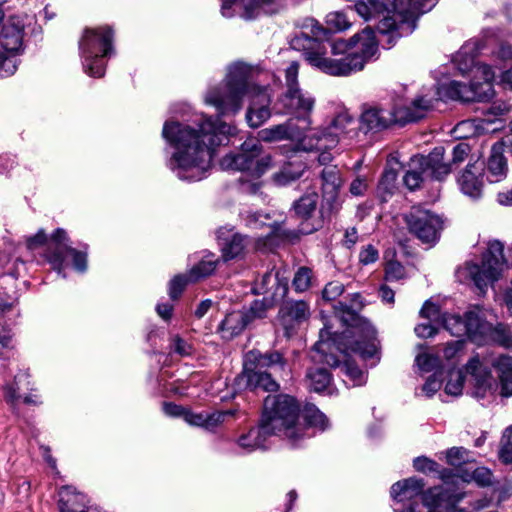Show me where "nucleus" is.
Masks as SVG:
<instances>
[{
    "label": "nucleus",
    "mask_w": 512,
    "mask_h": 512,
    "mask_svg": "<svg viewBox=\"0 0 512 512\" xmlns=\"http://www.w3.org/2000/svg\"><path fill=\"white\" fill-rule=\"evenodd\" d=\"M355 11L366 21L377 20L376 39L374 30L368 26L349 40L329 41V32L320 23L310 20V33L302 32L294 37L291 46L303 53L304 59L314 68L331 76H348L361 71L365 64L378 53V45L391 48L398 38L408 35L407 25L403 28L402 17L388 8L385 0H361L346 10Z\"/></svg>",
    "instance_id": "f257e3e1"
},
{
    "label": "nucleus",
    "mask_w": 512,
    "mask_h": 512,
    "mask_svg": "<svg viewBox=\"0 0 512 512\" xmlns=\"http://www.w3.org/2000/svg\"><path fill=\"white\" fill-rule=\"evenodd\" d=\"M236 133L234 125L203 113H195L184 122L168 120L162 129V137L173 148L167 166L180 180H202L216 147L226 145Z\"/></svg>",
    "instance_id": "f03ea898"
},
{
    "label": "nucleus",
    "mask_w": 512,
    "mask_h": 512,
    "mask_svg": "<svg viewBox=\"0 0 512 512\" xmlns=\"http://www.w3.org/2000/svg\"><path fill=\"white\" fill-rule=\"evenodd\" d=\"M358 299L359 295L354 294L349 305L342 301L334 305L335 316L346 325V329L340 335H332L325 326L313 347L311 358L314 361L338 366L340 360L335 351L345 356L357 354L363 360H372V365L378 361L376 331L369 321L357 314L361 306Z\"/></svg>",
    "instance_id": "7ed1b4c3"
},
{
    "label": "nucleus",
    "mask_w": 512,
    "mask_h": 512,
    "mask_svg": "<svg viewBox=\"0 0 512 512\" xmlns=\"http://www.w3.org/2000/svg\"><path fill=\"white\" fill-rule=\"evenodd\" d=\"M251 66L237 62L228 67L224 80L205 94V103L216 108L220 115H236L243 106L244 98L250 101L246 120L251 127H259L271 113V97L267 87L255 83Z\"/></svg>",
    "instance_id": "20e7f679"
},
{
    "label": "nucleus",
    "mask_w": 512,
    "mask_h": 512,
    "mask_svg": "<svg viewBox=\"0 0 512 512\" xmlns=\"http://www.w3.org/2000/svg\"><path fill=\"white\" fill-rule=\"evenodd\" d=\"M261 420L275 434L283 436L292 446L314 435V430L328 427L326 416L313 404L302 410L297 400L287 394L269 395L264 400Z\"/></svg>",
    "instance_id": "39448f33"
},
{
    "label": "nucleus",
    "mask_w": 512,
    "mask_h": 512,
    "mask_svg": "<svg viewBox=\"0 0 512 512\" xmlns=\"http://www.w3.org/2000/svg\"><path fill=\"white\" fill-rule=\"evenodd\" d=\"M483 48L477 42L465 44L455 57L459 71L465 74L473 71L474 79L470 85L458 81H450L441 84L436 91H429L428 97L434 98V104L438 100L452 99L463 102L488 101L494 96L492 81L495 71L488 64L475 63V55Z\"/></svg>",
    "instance_id": "423d86ee"
},
{
    "label": "nucleus",
    "mask_w": 512,
    "mask_h": 512,
    "mask_svg": "<svg viewBox=\"0 0 512 512\" xmlns=\"http://www.w3.org/2000/svg\"><path fill=\"white\" fill-rule=\"evenodd\" d=\"M434 109V98L420 94L409 105L386 108L369 106L364 108L359 119V129L364 133L379 132L393 124L404 125L423 119Z\"/></svg>",
    "instance_id": "0eeeda50"
},
{
    "label": "nucleus",
    "mask_w": 512,
    "mask_h": 512,
    "mask_svg": "<svg viewBox=\"0 0 512 512\" xmlns=\"http://www.w3.org/2000/svg\"><path fill=\"white\" fill-rule=\"evenodd\" d=\"M220 165L224 170L243 172L239 179L242 192L256 194L262 185L260 178L272 167V157L263 152L258 140L248 139L241 145L239 153L224 156Z\"/></svg>",
    "instance_id": "6e6552de"
},
{
    "label": "nucleus",
    "mask_w": 512,
    "mask_h": 512,
    "mask_svg": "<svg viewBox=\"0 0 512 512\" xmlns=\"http://www.w3.org/2000/svg\"><path fill=\"white\" fill-rule=\"evenodd\" d=\"M443 327L451 335L467 336L472 342L482 345L489 342L504 344L506 336L501 325L494 326L486 320L484 312L475 307L464 314V317L454 314L442 316Z\"/></svg>",
    "instance_id": "1a4fd4ad"
},
{
    "label": "nucleus",
    "mask_w": 512,
    "mask_h": 512,
    "mask_svg": "<svg viewBox=\"0 0 512 512\" xmlns=\"http://www.w3.org/2000/svg\"><path fill=\"white\" fill-rule=\"evenodd\" d=\"M425 483L423 479L411 477L394 483L391 487V497L394 501L404 502L411 501L409 506L401 511L395 510V512H416L418 503L414 500L417 497H421L423 505L429 510L428 512L435 511L439 512L438 509L443 505L444 502H448V510L455 507V504L464 498V494H450L442 487H433L427 491H423Z\"/></svg>",
    "instance_id": "9d476101"
},
{
    "label": "nucleus",
    "mask_w": 512,
    "mask_h": 512,
    "mask_svg": "<svg viewBox=\"0 0 512 512\" xmlns=\"http://www.w3.org/2000/svg\"><path fill=\"white\" fill-rule=\"evenodd\" d=\"M83 69L91 77L105 73L104 58L113 53V31L109 26L86 28L79 40Z\"/></svg>",
    "instance_id": "9b49d317"
},
{
    "label": "nucleus",
    "mask_w": 512,
    "mask_h": 512,
    "mask_svg": "<svg viewBox=\"0 0 512 512\" xmlns=\"http://www.w3.org/2000/svg\"><path fill=\"white\" fill-rule=\"evenodd\" d=\"M512 265V244L504 255V245L498 240L490 241L483 255L481 264L467 263L464 271L481 291L491 282L496 281L505 264Z\"/></svg>",
    "instance_id": "f8f14e48"
},
{
    "label": "nucleus",
    "mask_w": 512,
    "mask_h": 512,
    "mask_svg": "<svg viewBox=\"0 0 512 512\" xmlns=\"http://www.w3.org/2000/svg\"><path fill=\"white\" fill-rule=\"evenodd\" d=\"M25 18L15 15L3 24L0 33V77L13 75L18 67L16 56L23 50Z\"/></svg>",
    "instance_id": "ddd939ff"
},
{
    "label": "nucleus",
    "mask_w": 512,
    "mask_h": 512,
    "mask_svg": "<svg viewBox=\"0 0 512 512\" xmlns=\"http://www.w3.org/2000/svg\"><path fill=\"white\" fill-rule=\"evenodd\" d=\"M444 154L443 147H435L427 156L412 158L410 169L403 177L407 188L414 190L424 179L441 181L450 174V165L444 161Z\"/></svg>",
    "instance_id": "4468645a"
},
{
    "label": "nucleus",
    "mask_w": 512,
    "mask_h": 512,
    "mask_svg": "<svg viewBox=\"0 0 512 512\" xmlns=\"http://www.w3.org/2000/svg\"><path fill=\"white\" fill-rule=\"evenodd\" d=\"M405 221L410 233L427 244L437 242L443 228L440 216L420 206H413L405 215Z\"/></svg>",
    "instance_id": "2eb2a0df"
},
{
    "label": "nucleus",
    "mask_w": 512,
    "mask_h": 512,
    "mask_svg": "<svg viewBox=\"0 0 512 512\" xmlns=\"http://www.w3.org/2000/svg\"><path fill=\"white\" fill-rule=\"evenodd\" d=\"M55 247L47 252V259L60 274L66 266V259H72L73 268L83 273L87 270V253L67 245L68 237L63 229H57L52 235Z\"/></svg>",
    "instance_id": "dca6fc26"
},
{
    "label": "nucleus",
    "mask_w": 512,
    "mask_h": 512,
    "mask_svg": "<svg viewBox=\"0 0 512 512\" xmlns=\"http://www.w3.org/2000/svg\"><path fill=\"white\" fill-rule=\"evenodd\" d=\"M281 103L288 112L295 113L296 119L306 131L310 130L312 121L310 114L314 108L315 99L300 88L287 90L281 98Z\"/></svg>",
    "instance_id": "f3484780"
},
{
    "label": "nucleus",
    "mask_w": 512,
    "mask_h": 512,
    "mask_svg": "<svg viewBox=\"0 0 512 512\" xmlns=\"http://www.w3.org/2000/svg\"><path fill=\"white\" fill-rule=\"evenodd\" d=\"M465 369L472 377L473 389L471 394L474 398L484 399L494 394L497 385L488 371L487 364L478 355L473 356L468 361Z\"/></svg>",
    "instance_id": "a211bd4d"
},
{
    "label": "nucleus",
    "mask_w": 512,
    "mask_h": 512,
    "mask_svg": "<svg viewBox=\"0 0 512 512\" xmlns=\"http://www.w3.org/2000/svg\"><path fill=\"white\" fill-rule=\"evenodd\" d=\"M236 10H242L241 17L250 20L261 13L272 14L276 11L274 0H223L221 13L230 18Z\"/></svg>",
    "instance_id": "6ab92c4d"
},
{
    "label": "nucleus",
    "mask_w": 512,
    "mask_h": 512,
    "mask_svg": "<svg viewBox=\"0 0 512 512\" xmlns=\"http://www.w3.org/2000/svg\"><path fill=\"white\" fill-rule=\"evenodd\" d=\"M235 384L239 389L248 388L253 391L274 392L279 389V384L270 373L247 363H244L242 373L235 378Z\"/></svg>",
    "instance_id": "aec40b11"
},
{
    "label": "nucleus",
    "mask_w": 512,
    "mask_h": 512,
    "mask_svg": "<svg viewBox=\"0 0 512 512\" xmlns=\"http://www.w3.org/2000/svg\"><path fill=\"white\" fill-rule=\"evenodd\" d=\"M354 125L352 117L341 112L335 116L330 125L325 129L321 136H317V149H328L334 147L341 139L347 137L353 130Z\"/></svg>",
    "instance_id": "412c9836"
},
{
    "label": "nucleus",
    "mask_w": 512,
    "mask_h": 512,
    "mask_svg": "<svg viewBox=\"0 0 512 512\" xmlns=\"http://www.w3.org/2000/svg\"><path fill=\"white\" fill-rule=\"evenodd\" d=\"M255 294H263L266 300L274 303L284 299L288 292V280L281 275L280 271H268L259 281H256L253 288Z\"/></svg>",
    "instance_id": "4be33fe9"
},
{
    "label": "nucleus",
    "mask_w": 512,
    "mask_h": 512,
    "mask_svg": "<svg viewBox=\"0 0 512 512\" xmlns=\"http://www.w3.org/2000/svg\"><path fill=\"white\" fill-rule=\"evenodd\" d=\"M306 130L290 118L285 123L274 125L258 132V141L277 142L282 140H302Z\"/></svg>",
    "instance_id": "5701e85b"
},
{
    "label": "nucleus",
    "mask_w": 512,
    "mask_h": 512,
    "mask_svg": "<svg viewBox=\"0 0 512 512\" xmlns=\"http://www.w3.org/2000/svg\"><path fill=\"white\" fill-rule=\"evenodd\" d=\"M435 3L436 0H394V10L402 17V24L399 27L407 25V32H412L417 16L429 11Z\"/></svg>",
    "instance_id": "b1692460"
},
{
    "label": "nucleus",
    "mask_w": 512,
    "mask_h": 512,
    "mask_svg": "<svg viewBox=\"0 0 512 512\" xmlns=\"http://www.w3.org/2000/svg\"><path fill=\"white\" fill-rule=\"evenodd\" d=\"M483 175L484 163L482 161L469 163L458 178L461 191L472 199L480 198L483 189Z\"/></svg>",
    "instance_id": "393cba45"
},
{
    "label": "nucleus",
    "mask_w": 512,
    "mask_h": 512,
    "mask_svg": "<svg viewBox=\"0 0 512 512\" xmlns=\"http://www.w3.org/2000/svg\"><path fill=\"white\" fill-rule=\"evenodd\" d=\"M282 325L285 335L290 337L299 324L306 321L310 316L309 305L305 301H287L281 310Z\"/></svg>",
    "instance_id": "a878e982"
},
{
    "label": "nucleus",
    "mask_w": 512,
    "mask_h": 512,
    "mask_svg": "<svg viewBox=\"0 0 512 512\" xmlns=\"http://www.w3.org/2000/svg\"><path fill=\"white\" fill-rule=\"evenodd\" d=\"M272 435L275 434L260 420L257 427L251 428L247 433L242 434L237 439V444L245 452L250 453L256 449L266 448V441Z\"/></svg>",
    "instance_id": "bb28decb"
},
{
    "label": "nucleus",
    "mask_w": 512,
    "mask_h": 512,
    "mask_svg": "<svg viewBox=\"0 0 512 512\" xmlns=\"http://www.w3.org/2000/svg\"><path fill=\"white\" fill-rule=\"evenodd\" d=\"M305 170L306 164L299 157H294L271 176V181L276 186H286L298 180Z\"/></svg>",
    "instance_id": "cd10ccee"
},
{
    "label": "nucleus",
    "mask_w": 512,
    "mask_h": 512,
    "mask_svg": "<svg viewBox=\"0 0 512 512\" xmlns=\"http://www.w3.org/2000/svg\"><path fill=\"white\" fill-rule=\"evenodd\" d=\"M252 366H257L260 369L267 368H275L279 370H284L287 361L284 358V355L279 351H270L266 353H261L259 351H250L246 354L245 362Z\"/></svg>",
    "instance_id": "c85d7f7f"
},
{
    "label": "nucleus",
    "mask_w": 512,
    "mask_h": 512,
    "mask_svg": "<svg viewBox=\"0 0 512 512\" xmlns=\"http://www.w3.org/2000/svg\"><path fill=\"white\" fill-rule=\"evenodd\" d=\"M229 233L230 231L224 229H220L217 232V239L225 260L239 257L246 246L245 238L242 235L236 233L228 235Z\"/></svg>",
    "instance_id": "c756f323"
},
{
    "label": "nucleus",
    "mask_w": 512,
    "mask_h": 512,
    "mask_svg": "<svg viewBox=\"0 0 512 512\" xmlns=\"http://www.w3.org/2000/svg\"><path fill=\"white\" fill-rule=\"evenodd\" d=\"M500 382L501 395H512V357L501 355L492 361Z\"/></svg>",
    "instance_id": "7c9ffc66"
},
{
    "label": "nucleus",
    "mask_w": 512,
    "mask_h": 512,
    "mask_svg": "<svg viewBox=\"0 0 512 512\" xmlns=\"http://www.w3.org/2000/svg\"><path fill=\"white\" fill-rule=\"evenodd\" d=\"M323 196L327 201H335L342 185L337 166H326L321 172Z\"/></svg>",
    "instance_id": "2f4dec72"
},
{
    "label": "nucleus",
    "mask_w": 512,
    "mask_h": 512,
    "mask_svg": "<svg viewBox=\"0 0 512 512\" xmlns=\"http://www.w3.org/2000/svg\"><path fill=\"white\" fill-rule=\"evenodd\" d=\"M507 173V161L499 148H492L491 155L488 159V180L490 182L501 181Z\"/></svg>",
    "instance_id": "473e14b6"
},
{
    "label": "nucleus",
    "mask_w": 512,
    "mask_h": 512,
    "mask_svg": "<svg viewBox=\"0 0 512 512\" xmlns=\"http://www.w3.org/2000/svg\"><path fill=\"white\" fill-rule=\"evenodd\" d=\"M251 317L242 311H233L228 313L220 324L223 332H227L230 336L239 334L249 323Z\"/></svg>",
    "instance_id": "72a5a7b5"
},
{
    "label": "nucleus",
    "mask_w": 512,
    "mask_h": 512,
    "mask_svg": "<svg viewBox=\"0 0 512 512\" xmlns=\"http://www.w3.org/2000/svg\"><path fill=\"white\" fill-rule=\"evenodd\" d=\"M331 376L325 368H310L306 374V383L311 391L321 393L328 388Z\"/></svg>",
    "instance_id": "f704fd0d"
},
{
    "label": "nucleus",
    "mask_w": 512,
    "mask_h": 512,
    "mask_svg": "<svg viewBox=\"0 0 512 512\" xmlns=\"http://www.w3.org/2000/svg\"><path fill=\"white\" fill-rule=\"evenodd\" d=\"M217 263L218 258H216L214 254L209 253L205 255L202 260L194 265L189 271L190 280L197 282L200 279L211 275L215 271Z\"/></svg>",
    "instance_id": "c9c22d12"
},
{
    "label": "nucleus",
    "mask_w": 512,
    "mask_h": 512,
    "mask_svg": "<svg viewBox=\"0 0 512 512\" xmlns=\"http://www.w3.org/2000/svg\"><path fill=\"white\" fill-rule=\"evenodd\" d=\"M28 375L26 373H19L15 376L12 384H7L4 387V398L11 406H15L21 399L19 390L29 387Z\"/></svg>",
    "instance_id": "e433bc0d"
},
{
    "label": "nucleus",
    "mask_w": 512,
    "mask_h": 512,
    "mask_svg": "<svg viewBox=\"0 0 512 512\" xmlns=\"http://www.w3.org/2000/svg\"><path fill=\"white\" fill-rule=\"evenodd\" d=\"M318 203V194L315 192L303 195L295 204L294 209L303 219L309 218L315 211Z\"/></svg>",
    "instance_id": "4c0bfd02"
},
{
    "label": "nucleus",
    "mask_w": 512,
    "mask_h": 512,
    "mask_svg": "<svg viewBox=\"0 0 512 512\" xmlns=\"http://www.w3.org/2000/svg\"><path fill=\"white\" fill-rule=\"evenodd\" d=\"M492 58L495 62V68L501 71L512 61V45L507 42L498 43L497 47L492 51Z\"/></svg>",
    "instance_id": "58836bf2"
},
{
    "label": "nucleus",
    "mask_w": 512,
    "mask_h": 512,
    "mask_svg": "<svg viewBox=\"0 0 512 512\" xmlns=\"http://www.w3.org/2000/svg\"><path fill=\"white\" fill-rule=\"evenodd\" d=\"M313 281V271L306 267H300L296 271L293 281L292 287L298 293H302L307 291L312 286Z\"/></svg>",
    "instance_id": "ea45409f"
},
{
    "label": "nucleus",
    "mask_w": 512,
    "mask_h": 512,
    "mask_svg": "<svg viewBox=\"0 0 512 512\" xmlns=\"http://www.w3.org/2000/svg\"><path fill=\"white\" fill-rule=\"evenodd\" d=\"M326 24L329 29L344 31L351 26L348 14L343 11H335L327 14Z\"/></svg>",
    "instance_id": "a19ab883"
},
{
    "label": "nucleus",
    "mask_w": 512,
    "mask_h": 512,
    "mask_svg": "<svg viewBox=\"0 0 512 512\" xmlns=\"http://www.w3.org/2000/svg\"><path fill=\"white\" fill-rule=\"evenodd\" d=\"M464 384V375L461 370H452L449 372L448 381L445 385V392L452 396H458L462 393Z\"/></svg>",
    "instance_id": "79ce46f5"
},
{
    "label": "nucleus",
    "mask_w": 512,
    "mask_h": 512,
    "mask_svg": "<svg viewBox=\"0 0 512 512\" xmlns=\"http://www.w3.org/2000/svg\"><path fill=\"white\" fill-rule=\"evenodd\" d=\"M169 351L171 354L186 357L193 353V347L188 341L179 335H172L170 338Z\"/></svg>",
    "instance_id": "37998d69"
},
{
    "label": "nucleus",
    "mask_w": 512,
    "mask_h": 512,
    "mask_svg": "<svg viewBox=\"0 0 512 512\" xmlns=\"http://www.w3.org/2000/svg\"><path fill=\"white\" fill-rule=\"evenodd\" d=\"M235 414V410L228 409L223 411H214L212 413H206L205 416V429L213 430L220 424H222L226 418L232 417Z\"/></svg>",
    "instance_id": "c03bdc74"
},
{
    "label": "nucleus",
    "mask_w": 512,
    "mask_h": 512,
    "mask_svg": "<svg viewBox=\"0 0 512 512\" xmlns=\"http://www.w3.org/2000/svg\"><path fill=\"white\" fill-rule=\"evenodd\" d=\"M192 282L188 274L176 275L169 283V295L172 299H177L188 283Z\"/></svg>",
    "instance_id": "a18cd8bd"
},
{
    "label": "nucleus",
    "mask_w": 512,
    "mask_h": 512,
    "mask_svg": "<svg viewBox=\"0 0 512 512\" xmlns=\"http://www.w3.org/2000/svg\"><path fill=\"white\" fill-rule=\"evenodd\" d=\"M415 362L422 372H431L440 364V360L438 357L428 353L419 354L416 357Z\"/></svg>",
    "instance_id": "49530a36"
},
{
    "label": "nucleus",
    "mask_w": 512,
    "mask_h": 512,
    "mask_svg": "<svg viewBox=\"0 0 512 512\" xmlns=\"http://www.w3.org/2000/svg\"><path fill=\"white\" fill-rule=\"evenodd\" d=\"M500 459L506 463H512V426L507 429L502 437Z\"/></svg>",
    "instance_id": "de8ad7c7"
},
{
    "label": "nucleus",
    "mask_w": 512,
    "mask_h": 512,
    "mask_svg": "<svg viewBox=\"0 0 512 512\" xmlns=\"http://www.w3.org/2000/svg\"><path fill=\"white\" fill-rule=\"evenodd\" d=\"M342 369L345 371V374L350 378L353 382V385L360 386L365 383V373L356 365L346 362Z\"/></svg>",
    "instance_id": "09e8293b"
},
{
    "label": "nucleus",
    "mask_w": 512,
    "mask_h": 512,
    "mask_svg": "<svg viewBox=\"0 0 512 512\" xmlns=\"http://www.w3.org/2000/svg\"><path fill=\"white\" fill-rule=\"evenodd\" d=\"M469 152H470V147L467 143L461 142V143L457 144L453 148L452 159L450 161L444 159L445 162L449 163L450 171L452 170V165H458V164L462 163L466 159Z\"/></svg>",
    "instance_id": "8fccbe9b"
},
{
    "label": "nucleus",
    "mask_w": 512,
    "mask_h": 512,
    "mask_svg": "<svg viewBox=\"0 0 512 512\" xmlns=\"http://www.w3.org/2000/svg\"><path fill=\"white\" fill-rule=\"evenodd\" d=\"M299 63L292 61L285 70V81L287 90L297 89L298 86Z\"/></svg>",
    "instance_id": "3c124183"
},
{
    "label": "nucleus",
    "mask_w": 512,
    "mask_h": 512,
    "mask_svg": "<svg viewBox=\"0 0 512 512\" xmlns=\"http://www.w3.org/2000/svg\"><path fill=\"white\" fill-rule=\"evenodd\" d=\"M405 269L395 261L388 262L385 268V278L387 281L399 280L404 277Z\"/></svg>",
    "instance_id": "603ef678"
},
{
    "label": "nucleus",
    "mask_w": 512,
    "mask_h": 512,
    "mask_svg": "<svg viewBox=\"0 0 512 512\" xmlns=\"http://www.w3.org/2000/svg\"><path fill=\"white\" fill-rule=\"evenodd\" d=\"M344 292V285L338 281L328 283L323 290V298L328 301L336 300Z\"/></svg>",
    "instance_id": "864d4df0"
},
{
    "label": "nucleus",
    "mask_w": 512,
    "mask_h": 512,
    "mask_svg": "<svg viewBox=\"0 0 512 512\" xmlns=\"http://www.w3.org/2000/svg\"><path fill=\"white\" fill-rule=\"evenodd\" d=\"M466 457L467 451L462 447H453L446 452L447 462L453 466H459Z\"/></svg>",
    "instance_id": "5fc2aeb1"
},
{
    "label": "nucleus",
    "mask_w": 512,
    "mask_h": 512,
    "mask_svg": "<svg viewBox=\"0 0 512 512\" xmlns=\"http://www.w3.org/2000/svg\"><path fill=\"white\" fill-rule=\"evenodd\" d=\"M413 466L415 470L419 472H435L437 471L438 465L433 460L427 458V457H417L413 461Z\"/></svg>",
    "instance_id": "6e6d98bb"
},
{
    "label": "nucleus",
    "mask_w": 512,
    "mask_h": 512,
    "mask_svg": "<svg viewBox=\"0 0 512 512\" xmlns=\"http://www.w3.org/2000/svg\"><path fill=\"white\" fill-rule=\"evenodd\" d=\"M473 480L480 486H488L492 483V473L485 467H478L473 471Z\"/></svg>",
    "instance_id": "4d7b16f0"
},
{
    "label": "nucleus",
    "mask_w": 512,
    "mask_h": 512,
    "mask_svg": "<svg viewBox=\"0 0 512 512\" xmlns=\"http://www.w3.org/2000/svg\"><path fill=\"white\" fill-rule=\"evenodd\" d=\"M378 259V250L371 244L362 248L359 253V260L362 264L368 265L376 262Z\"/></svg>",
    "instance_id": "13d9d810"
},
{
    "label": "nucleus",
    "mask_w": 512,
    "mask_h": 512,
    "mask_svg": "<svg viewBox=\"0 0 512 512\" xmlns=\"http://www.w3.org/2000/svg\"><path fill=\"white\" fill-rule=\"evenodd\" d=\"M368 188L367 178L364 176L356 177L350 184L349 191L353 196H363Z\"/></svg>",
    "instance_id": "bf43d9fd"
},
{
    "label": "nucleus",
    "mask_w": 512,
    "mask_h": 512,
    "mask_svg": "<svg viewBox=\"0 0 512 512\" xmlns=\"http://www.w3.org/2000/svg\"><path fill=\"white\" fill-rule=\"evenodd\" d=\"M440 387L441 382L434 374L426 380L422 387V391L426 394L427 397H431L440 389Z\"/></svg>",
    "instance_id": "052dcab7"
},
{
    "label": "nucleus",
    "mask_w": 512,
    "mask_h": 512,
    "mask_svg": "<svg viewBox=\"0 0 512 512\" xmlns=\"http://www.w3.org/2000/svg\"><path fill=\"white\" fill-rule=\"evenodd\" d=\"M205 416L206 413H193L190 411H187L184 413V420L193 426H199L205 428Z\"/></svg>",
    "instance_id": "680f3d73"
},
{
    "label": "nucleus",
    "mask_w": 512,
    "mask_h": 512,
    "mask_svg": "<svg viewBox=\"0 0 512 512\" xmlns=\"http://www.w3.org/2000/svg\"><path fill=\"white\" fill-rule=\"evenodd\" d=\"M12 337L11 329L0 321V346L2 348L12 347Z\"/></svg>",
    "instance_id": "e2e57ef3"
},
{
    "label": "nucleus",
    "mask_w": 512,
    "mask_h": 512,
    "mask_svg": "<svg viewBox=\"0 0 512 512\" xmlns=\"http://www.w3.org/2000/svg\"><path fill=\"white\" fill-rule=\"evenodd\" d=\"M463 341L456 340L447 344L444 349V356L446 359H453L463 349Z\"/></svg>",
    "instance_id": "0e129e2a"
},
{
    "label": "nucleus",
    "mask_w": 512,
    "mask_h": 512,
    "mask_svg": "<svg viewBox=\"0 0 512 512\" xmlns=\"http://www.w3.org/2000/svg\"><path fill=\"white\" fill-rule=\"evenodd\" d=\"M47 240V236L43 230H39L34 236H31L27 239L26 244L27 248L30 250H34L37 247L43 245Z\"/></svg>",
    "instance_id": "69168bd1"
},
{
    "label": "nucleus",
    "mask_w": 512,
    "mask_h": 512,
    "mask_svg": "<svg viewBox=\"0 0 512 512\" xmlns=\"http://www.w3.org/2000/svg\"><path fill=\"white\" fill-rule=\"evenodd\" d=\"M420 315L424 318L433 319L439 315V308L430 301H426L420 310Z\"/></svg>",
    "instance_id": "338daca9"
},
{
    "label": "nucleus",
    "mask_w": 512,
    "mask_h": 512,
    "mask_svg": "<svg viewBox=\"0 0 512 512\" xmlns=\"http://www.w3.org/2000/svg\"><path fill=\"white\" fill-rule=\"evenodd\" d=\"M415 333L418 337L429 338L436 334V329L430 323H423L415 327Z\"/></svg>",
    "instance_id": "774afa93"
}]
</instances>
